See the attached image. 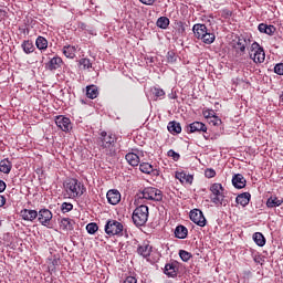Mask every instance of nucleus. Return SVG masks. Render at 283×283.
I'll return each instance as SVG.
<instances>
[{
    "label": "nucleus",
    "instance_id": "f257e3e1",
    "mask_svg": "<svg viewBox=\"0 0 283 283\" xmlns=\"http://www.w3.org/2000/svg\"><path fill=\"white\" fill-rule=\"evenodd\" d=\"M97 143L103 154L106 156H116V136L107 134V132H102Z\"/></svg>",
    "mask_w": 283,
    "mask_h": 283
},
{
    "label": "nucleus",
    "instance_id": "f03ea898",
    "mask_svg": "<svg viewBox=\"0 0 283 283\" xmlns=\"http://www.w3.org/2000/svg\"><path fill=\"white\" fill-rule=\"evenodd\" d=\"M210 191V202L216 205V207H227L229 200L224 196V187L222 184H212L209 188Z\"/></svg>",
    "mask_w": 283,
    "mask_h": 283
},
{
    "label": "nucleus",
    "instance_id": "7ed1b4c3",
    "mask_svg": "<svg viewBox=\"0 0 283 283\" xmlns=\"http://www.w3.org/2000/svg\"><path fill=\"white\" fill-rule=\"evenodd\" d=\"M251 45V40L245 36H239L238 41L233 43L232 48L234 51V59L242 63L244 61V54H247V49Z\"/></svg>",
    "mask_w": 283,
    "mask_h": 283
},
{
    "label": "nucleus",
    "instance_id": "20e7f679",
    "mask_svg": "<svg viewBox=\"0 0 283 283\" xmlns=\"http://www.w3.org/2000/svg\"><path fill=\"white\" fill-rule=\"evenodd\" d=\"M133 222L135 227H145L149 220V207L142 205L133 211Z\"/></svg>",
    "mask_w": 283,
    "mask_h": 283
},
{
    "label": "nucleus",
    "instance_id": "39448f33",
    "mask_svg": "<svg viewBox=\"0 0 283 283\" xmlns=\"http://www.w3.org/2000/svg\"><path fill=\"white\" fill-rule=\"evenodd\" d=\"M65 189L71 198H81L85 193V186L77 179H69Z\"/></svg>",
    "mask_w": 283,
    "mask_h": 283
},
{
    "label": "nucleus",
    "instance_id": "423d86ee",
    "mask_svg": "<svg viewBox=\"0 0 283 283\" xmlns=\"http://www.w3.org/2000/svg\"><path fill=\"white\" fill-rule=\"evenodd\" d=\"M123 223L114 219L108 220L104 227L106 235H118V238L123 237Z\"/></svg>",
    "mask_w": 283,
    "mask_h": 283
},
{
    "label": "nucleus",
    "instance_id": "0eeeda50",
    "mask_svg": "<svg viewBox=\"0 0 283 283\" xmlns=\"http://www.w3.org/2000/svg\"><path fill=\"white\" fill-rule=\"evenodd\" d=\"M249 54H250V59H252L254 63H264V60L266 59L264 49H262V46H260L258 42H253L251 44Z\"/></svg>",
    "mask_w": 283,
    "mask_h": 283
},
{
    "label": "nucleus",
    "instance_id": "6e6552de",
    "mask_svg": "<svg viewBox=\"0 0 283 283\" xmlns=\"http://www.w3.org/2000/svg\"><path fill=\"white\" fill-rule=\"evenodd\" d=\"M142 198H144V200H153V202H160L163 200V191L158 188L146 187L142 191Z\"/></svg>",
    "mask_w": 283,
    "mask_h": 283
},
{
    "label": "nucleus",
    "instance_id": "1a4fd4ad",
    "mask_svg": "<svg viewBox=\"0 0 283 283\" xmlns=\"http://www.w3.org/2000/svg\"><path fill=\"white\" fill-rule=\"evenodd\" d=\"M190 220L198 227H207V219L205 214L199 209H193L190 211Z\"/></svg>",
    "mask_w": 283,
    "mask_h": 283
},
{
    "label": "nucleus",
    "instance_id": "9d476101",
    "mask_svg": "<svg viewBox=\"0 0 283 283\" xmlns=\"http://www.w3.org/2000/svg\"><path fill=\"white\" fill-rule=\"evenodd\" d=\"M52 211H50V209H40L38 212V221L40 222V224H42V227H48L51 222H52Z\"/></svg>",
    "mask_w": 283,
    "mask_h": 283
},
{
    "label": "nucleus",
    "instance_id": "9b49d317",
    "mask_svg": "<svg viewBox=\"0 0 283 283\" xmlns=\"http://www.w3.org/2000/svg\"><path fill=\"white\" fill-rule=\"evenodd\" d=\"M55 125L62 130V132H70L72 129V120L70 118L59 115L55 117Z\"/></svg>",
    "mask_w": 283,
    "mask_h": 283
},
{
    "label": "nucleus",
    "instance_id": "f8f14e48",
    "mask_svg": "<svg viewBox=\"0 0 283 283\" xmlns=\"http://www.w3.org/2000/svg\"><path fill=\"white\" fill-rule=\"evenodd\" d=\"M188 134H207V125L202 122H193L187 126Z\"/></svg>",
    "mask_w": 283,
    "mask_h": 283
},
{
    "label": "nucleus",
    "instance_id": "ddd939ff",
    "mask_svg": "<svg viewBox=\"0 0 283 283\" xmlns=\"http://www.w3.org/2000/svg\"><path fill=\"white\" fill-rule=\"evenodd\" d=\"M62 65H63V59H61L60 56H54L45 64V70H49L50 72H54L59 70Z\"/></svg>",
    "mask_w": 283,
    "mask_h": 283
},
{
    "label": "nucleus",
    "instance_id": "4468645a",
    "mask_svg": "<svg viewBox=\"0 0 283 283\" xmlns=\"http://www.w3.org/2000/svg\"><path fill=\"white\" fill-rule=\"evenodd\" d=\"M108 205H118L120 202V191L117 189H111L106 193Z\"/></svg>",
    "mask_w": 283,
    "mask_h": 283
},
{
    "label": "nucleus",
    "instance_id": "2eb2a0df",
    "mask_svg": "<svg viewBox=\"0 0 283 283\" xmlns=\"http://www.w3.org/2000/svg\"><path fill=\"white\" fill-rule=\"evenodd\" d=\"M20 216L22 220H25L27 222H34L39 212L36 210L23 209L20 211Z\"/></svg>",
    "mask_w": 283,
    "mask_h": 283
},
{
    "label": "nucleus",
    "instance_id": "dca6fc26",
    "mask_svg": "<svg viewBox=\"0 0 283 283\" xmlns=\"http://www.w3.org/2000/svg\"><path fill=\"white\" fill-rule=\"evenodd\" d=\"M153 249L154 248L148 242H144L137 247V253L138 255H142V258H149Z\"/></svg>",
    "mask_w": 283,
    "mask_h": 283
},
{
    "label": "nucleus",
    "instance_id": "f3484780",
    "mask_svg": "<svg viewBox=\"0 0 283 283\" xmlns=\"http://www.w3.org/2000/svg\"><path fill=\"white\" fill-rule=\"evenodd\" d=\"M59 224L62 231H74V226L76 222L71 218H63L60 220Z\"/></svg>",
    "mask_w": 283,
    "mask_h": 283
},
{
    "label": "nucleus",
    "instance_id": "a211bd4d",
    "mask_svg": "<svg viewBox=\"0 0 283 283\" xmlns=\"http://www.w3.org/2000/svg\"><path fill=\"white\" fill-rule=\"evenodd\" d=\"M232 185L235 189H244L247 187V179L241 174H237L232 177Z\"/></svg>",
    "mask_w": 283,
    "mask_h": 283
},
{
    "label": "nucleus",
    "instance_id": "6ab92c4d",
    "mask_svg": "<svg viewBox=\"0 0 283 283\" xmlns=\"http://www.w3.org/2000/svg\"><path fill=\"white\" fill-rule=\"evenodd\" d=\"M175 178L181 182V185H191L193 182V176L186 172H176Z\"/></svg>",
    "mask_w": 283,
    "mask_h": 283
},
{
    "label": "nucleus",
    "instance_id": "aec40b11",
    "mask_svg": "<svg viewBox=\"0 0 283 283\" xmlns=\"http://www.w3.org/2000/svg\"><path fill=\"white\" fill-rule=\"evenodd\" d=\"M208 31L207 25L206 24H195L192 27V32L196 36V39H202L206 34V32Z\"/></svg>",
    "mask_w": 283,
    "mask_h": 283
},
{
    "label": "nucleus",
    "instance_id": "412c9836",
    "mask_svg": "<svg viewBox=\"0 0 283 283\" xmlns=\"http://www.w3.org/2000/svg\"><path fill=\"white\" fill-rule=\"evenodd\" d=\"M164 273L167 277H177L178 270L176 269V263H167L165 265Z\"/></svg>",
    "mask_w": 283,
    "mask_h": 283
},
{
    "label": "nucleus",
    "instance_id": "4be33fe9",
    "mask_svg": "<svg viewBox=\"0 0 283 283\" xmlns=\"http://www.w3.org/2000/svg\"><path fill=\"white\" fill-rule=\"evenodd\" d=\"M235 202H237V205H241V207H247V205H249V202H251V193L243 192V193L239 195L235 198Z\"/></svg>",
    "mask_w": 283,
    "mask_h": 283
},
{
    "label": "nucleus",
    "instance_id": "5701e85b",
    "mask_svg": "<svg viewBox=\"0 0 283 283\" xmlns=\"http://www.w3.org/2000/svg\"><path fill=\"white\" fill-rule=\"evenodd\" d=\"M125 159L127 160L128 165H130V167H138V165H140V157L134 153L126 154Z\"/></svg>",
    "mask_w": 283,
    "mask_h": 283
},
{
    "label": "nucleus",
    "instance_id": "b1692460",
    "mask_svg": "<svg viewBox=\"0 0 283 283\" xmlns=\"http://www.w3.org/2000/svg\"><path fill=\"white\" fill-rule=\"evenodd\" d=\"M189 235V230L185 226H177L175 229V237L178 238V240H185Z\"/></svg>",
    "mask_w": 283,
    "mask_h": 283
},
{
    "label": "nucleus",
    "instance_id": "393cba45",
    "mask_svg": "<svg viewBox=\"0 0 283 283\" xmlns=\"http://www.w3.org/2000/svg\"><path fill=\"white\" fill-rule=\"evenodd\" d=\"M283 205V199L275 196H271L266 201L268 209H275V207H281Z\"/></svg>",
    "mask_w": 283,
    "mask_h": 283
},
{
    "label": "nucleus",
    "instance_id": "a878e982",
    "mask_svg": "<svg viewBox=\"0 0 283 283\" xmlns=\"http://www.w3.org/2000/svg\"><path fill=\"white\" fill-rule=\"evenodd\" d=\"M86 96L87 98L94 99L98 97V86L90 85L86 87Z\"/></svg>",
    "mask_w": 283,
    "mask_h": 283
},
{
    "label": "nucleus",
    "instance_id": "bb28decb",
    "mask_svg": "<svg viewBox=\"0 0 283 283\" xmlns=\"http://www.w3.org/2000/svg\"><path fill=\"white\" fill-rule=\"evenodd\" d=\"M0 171L1 174H10L12 171V163L8 159H2L0 161Z\"/></svg>",
    "mask_w": 283,
    "mask_h": 283
},
{
    "label": "nucleus",
    "instance_id": "cd10ccee",
    "mask_svg": "<svg viewBox=\"0 0 283 283\" xmlns=\"http://www.w3.org/2000/svg\"><path fill=\"white\" fill-rule=\"evenodd\" d=\"M21 48L24 54H32V52H34V44L30 40H24Z\"/></svg>",
    "mask_w": 283,
    "mask_h": 283
},
{
    "label": "nucleus",
    "instance_id": "c85d7f7f",
    "mask_svg": "<svg viewBox=\"0 0 283 283\" xmlns=\"http://www.w3.org/2000/svg\"><path fill=\"white\" fill-rule=\"evenodd\" d=\"M63 54L66 59H74L76 56V46L66 45L63 48Z\"/></svg>",
    "mask_w": 283,
    "mask_h": 283
},
{
    "label": "nucleus",
    "instance_id": "c756f323",
    "mask_svg": "<svg viewBox=\"0 0 283 283\" xmlns=\"http://www.w3.org/2000/svg\"><path fill=\"white\" fill-rule=\"evenodd\" d=\"M168 132H170V134H180L182 132V126H180V123L178 122H169Z\"/></svg>",
    "mask_w": 283,
    "mask_h": 283
},
{
    "label": "nucleus",
    "instance_id": "7c9ffc66",
    "mask_svg": "<svg viewBox=\"0 0 283 283\" xmlns=\"http://www.w3.org/2000/svg\"><path fill=\"white\" fill-rule=\"evenodd\" d=\"M253 241L258 247H264V244H266V239L264 238V234H262L261 232H255L253 234Z\"/></svg>",
    "mask_w": 283,
    "mask_h": 283
},
{
    "label": "nucleus",
    "instance_id": "2f4dec72",
    "mask_svg": "<svg viewBox=\"0 0 283 283\" xmlns=\"http://www.w3.org/2000/svg\"><path fill=\"white\" fill-rule=\"evenodd\" d=\"M201 41L206 43V45H211L213 41H216V34L209 32V30L206 32V34L201 38Z\"/></svg>",
    "mask_w": 283,
    "mask_h": 283
},
{
    "label": "nucleus",
    "instance_id": "473e14b6",
    "mask_svg": "<svg viewBox=\"0 0 283 283\" xmlns=\"http://www.w3.org/2000/svg\"><path fill=\"white\" fill-rule=\"evenodd\" d=\"M157 28H160L161 30H167V28H169V18L167 17L158 18Z\"/></svg>",
    "mask_w": 283,
    "mask_h": 283
},
{
    "label": "nucleus",
    "instance_id": "72a5a7b5",
    "mask_svg": "<svg viewBox=\"0 0 283 283\" xmlns=\"http://www.w3.org/2000/svg\"><path fill=\"white\" fill-rule=\"evenodd\" d=\"M38 50H48V40L43 36H39L35 41Z\"/></svg>",
    "mask_w": 283,
    "mask_h": 283
},
{
    "label": "nucleus",
    "instance_id": "f704fd0d",
    "mask_svg": "<svg viewBox=\"0 0 283 283\" xmlns=\"http://www.w3.org/2000/svg\"><path fill=\"white\" fill-rule=\"evenodd\" d=\"M139 170L143 174H151L154 171V166H151V164H149V163H142L139 165Z\"/></svg>",
    "mask_w": 283,
    "mask_h": 283
},
{
    "label": "nucleus",
    "instance_id": "c9c22d12",
    "mask_svg": "<svg viewBox=\"0 0 283 283\" xmlns=\"http://www.w3.org/2000/svg\"><path fill=\"white\" fill-rule=\"evenodd\" d=\"M78 65L83 70H90V67H92V61H90L87 57H83L78 61Z\"/></svg>",
    "mask_w": 283,
    "mask_h": 283
},
{
    "label": "nucleus",
    "instance_id": "e433bc0d",
    "mask_svg": "<svg viewBox=\"0 0 283 283\" xmlns=\"http://www.w3.org/2000/svg\"><path fill=\"white\" fill-rule=\"evenodd\" d=\"M72 209H74V205H72L71 202H63L61 205L62 213H70V211H72Z\"/></svg>",
    "mask_w": 283,
    "mask_h": 283
},
{
    "label": "nucleus",
    "instance_id": "4c0bfd02",
    "mask_svg": "<svg viewBox=\"0 0 283 283\" xmlns=\"http://www.w3.org/2000/svg\"><path fill=\"white\" fill-rule=\"evenodd\" d=\"M86 231L87 233H90L91 235H94V233H96V231H98V224L92 222V223H88L86 226Z\"/></svg>",
    "mask_w": 283,
    "mask_h": 283
},
{
    "label": "nucleus",
    "instance_id": "58836bf2",
    "mask_svg": "<svg viewBox=\"0 0 283 283\" xmlns=\"http://www.w3.org/2000/svg\"><path fill=\"white\" fill-rule=\"evenodd\" d=\"M179 256L182 260V262H189V260H191V253H189L185 250L179 251Z\"/></svg>",
    "mask_w": 283,
    "mask_h": 283
},
{
    "label": "nucleus",
    "instance_id": "ea45409f",
    "mask_svg": "<svg viewBox=\"0 0 283 283\" xmlns=\"http://www.w3.org/2000/svg\"><path fill=\"white\" fill-rule=\"evenodd\" d=\"M153 94L156 96V98H164L165 97V91L163 88L154 87Z\"/></svg>",
    "mask_w": 283,
    "mask_h": 283
},
{
    "label": "nucleus",
    "instance_id": "a19ab883",
    "mask_svg": "<svg viewBox=\"0 0 283 283\" xmlns=\"http://www.w3.org/2000/svg\"><path fill=\"white\" fill-rule=\"evenodd\" d=\"M210 124L213 125L214 127H220V125H222V119H220L218 116H213L210 119Z\"/></svg>",
    "mask_w": 283,
    "mask_h": 283
},
{
    "label": "nucleus",
    "instance_id": "79ce46f5",
    "mask_svg": "<svg viewBox=\"0 0 283 283\" xmlns=\"http://www.w3.org/2000/svg\"><path fill=\"white\" fill-rule=\"evenodd\" d=\"M274 72L279 76H283V63H279L274 66Z\"/></svg>",
    "mask_w": 283,
    "mask_h": 283
},
{
    "label": "nucleus",
    "instance_id": "37998d69",
    "mask_svg": "<svg viewBox=\"0 0 283 283\" xmlns=\"http://www.w3.org/2000/svg\"><path fill=\"white\" fill-rule=\"evenodd\" d=\"M206 178H216V170L212 168H207L205 171Z\"/></svg>",
    "mask_w": 283,
    "mask_h": 283
},
{
    "label": "nucleus",
    "instance_id": "c03bdc74",
    "mask_svg": "<svg viewBox=\"0 0 283 283\" xmlns=\"http://www.w3.org/2000/svg\"><path fill=\"white\" fill-rule=\"evenodd\" d=\"M167 61L168 63H176V53L169 51L167 54Z\"/></svg>",
    "mask_w": 283,
    "mask_h": 283
},
{
    "label": "nucleus",
    "instance_id": "a18cd8bd",
    "mask_svg": "<svg viewBox=\"0 0 283 283\" xmlns=\"http://www.w3.org/2000/svg\"><path fill=\"white\" fill-rule=\"evenodd\" d=\"M275 27L274 25H268L266 30H265V34H269V36H273V34H275Z\"/></svg>",
    "mask_w": 283,
    "mask_h": 283
},
{
    "label": "nucleus",
    "instance_id": "49530a36",
    "mask_svg": "<svg viewBox=\"0 0 283 283\" xmlns=\"http://www.w3.org/2000/svg\"><path fill=\"white\" fill-rule=\"evenodd\" d=\"M269 24L265 23H260L258 27L259 32H261L262 34H266V28Z\"/></svg>",
    "mask_w": 283,
    "mask_h": 283
},
{
    "label": "nucleus",
    "instance_id": "de8ad7c7",
    "mask_svg": "<svg viewBox=\"0 0 283 283\" xmlns=\"http://www.w3.org/2000/svg\"><path fill=\"white\" fill-rule=\"evenodd\" d=\"M168 156H171V158H174V160H179L180 159V154L175 153L172 149H170L168 151Z\"/></svg>",
    "mask_w": 283,
    "mask_h": 283
},
{
    "label": "nucleus",
    "instance_id": "09e8293b",
    "mask_svg": "<svg viewBox=\"0 0 283 283\" xmlns=\"http://www.w3.org/2000/svg\"><path fill=\"white\" fill-rule=\"evenodd\" d=\"M203 116L205 118H213L216 116V113L213 111H205Z\"/></svg>",
    "mask_w": 283,
    "mask_h": 283
},
{
    "label": "nucleus",
    "instance_id": "8fccbe9b",
    "mask_svg": "<svg viewBox=\"0 0 283 283\" xmlns=\"http://www.w3.org/2000/svg\"><path fill=\"white\" fill-rule=\"evenodd\" d=\"M123 283H138V280L134 276H127Z\"/></svg>",
    "mask_w": 283,
    "mask_h": 283
},
{
    "label": "nucleus",
    "instance_id": "3c124183",
    "mask_svg": "<svg viewBox=\"0 0 283 283\" xmlns=\"http://www.w3.org/2000/svg\"><path fill=\"white\" fill-rule=\"evenodd\" d=\"M139 1L144 6H154V3H156V0H139Z\"/></svg>",
    "mask_w": 283,
    "mask_h": 283
},
{
    "label": "nucleus",
    "instance_id": "603ef678",
    "mask_svg": "<svg viewBox=\"0 0 283 283\" xmlns=\"http://www.w3.org/2000/svg\"><path fill=\"white\" fill-rule=\"evenodd\" d=\"M7 187L6 181L0 179V193H3Z\"/></svg>",
    "mask_w": 283,
    "mask_h": 283
},
{
    "label": "nucleus",
    "instance_id": "864d4df0",
    "mask_svg": "<svg viewBox=\"0 0 283 283\" xmlns=\"http://www.w3.org/2000/svg\"><path fill=\"white\" fill-rule=\"evenodd\" d=\"M6 205V198L3 195H0V207H3Z\"/></svg>",
    "mask_w": 283,
    "mask_h": 283
},
{
    "label": "nucleus",
    "instance_id": "5fc2aeb1",
    "mask_svg": "<svg viewBox=\"0 0 283 283\" xmlns=\"http://www.w3.org/2000/svg\"><path fill=\"white\" fill-rule=\"evenodd\" d=\"M59 262H60V260H59L57 258H55V259H53V261H52V265H53V266H59Z\"/></svg>",
    "mask_w": 283,
    "mask_h": 283
},
{
    "label": "nucleus",
    "instance_id": "6e6d98bb",
    "mask_svg": "<svg viewBox=\"0 0 283 283\" xmlns=\"http://www.w3.org/2000/svg\"><path fill=\"white\" fill-rule=\"evenodd\" d=\"M203 138H205L206 140H208V139H209V137H208L207 135H203Z\"/></svg>",
    "mask_w": 283,
    "mask_h": 283
},
{
    "label": "nucleus",
    "instance_id": "4d7b16f0",
    "mask_svg": "<svg viewBox=\"0 0 283 283\" xmlns=\"http://www.w3.org/2000/svg\"><path fill=\"white\" fill-rule=\"evenodd\" d=\"M0 227H1V221H0Z\"/></svg>",
    "mask_w": 283,
    "mask_h": 283
}]
</instances>
